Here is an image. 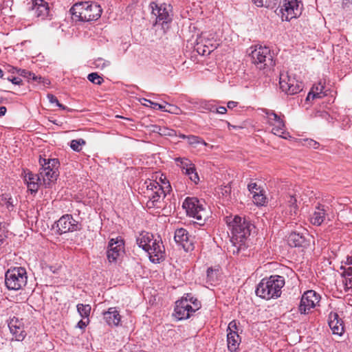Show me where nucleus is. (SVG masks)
Instances as JSON below:
<instances>
[{"label":"nucleus","mask_w":352,"mask_h":352,"mask_svg":"<svg viewBox=\"0 0 352 352\" xmlns=\"http://www.w3.org/2000/svg\"><path fill=\"white\" fill-rule=\"evenodd\" d=\"M166 107H165L164 112H168L173 114H179L181 111L180 109L173 104L166 103Z\"/></svg>","instance_id":"nucleus-41"},{"label":"nucleus","mask_w":352,"mask_h":352,"mask_svg":"<svg viewBox=\"0 0 352 352\" xmlns=\"http://www.w3.org/2000/svg\"><path fill=\"white\" fill-rule=\"evenodd\" d=\"M177 162H180V167L182 169L183 173L188 171L189 169L192 168L195 164L192 163L189 160L186 158H177Z\"/></svg>","instance_id":"nucleus-34"},{"label":"nucleus","mask_w":352,"mask_h":352,"mask_svg":"<svg viewBox=\"0 0 352 352\" xmlns=\"http://www.w3.org/2000/svg\"><path fill=\"white\" fill-rule=\"evenodd\" d=\"M157 176V183L162 188L164 192L168 194L172 190L171 186L170 184L169 181L166 179V176L163 174H157L156 173L155 175L152 177L151 179H155V177Z\"/></svg>","instance_id":"nucleus-27"},{"label":"nucleus","mask_w":352,"mask_h":352,"mask_svg":"<svg viewBox=\"0 0 352 352\" xmlns=\"http://www.w3.org/2000/svg\"><path fill=\"white\" fill-rule=\"evenodd\" d=\"M150 7L152 10V14L156 17L157 23L163 24L171 21L170 5L166 3L158 5L155 2H151Z\"/></svg>","instance_id":"nucleus-18"},{"label":"nucleus","mask_w":352,"mask_h":352,"mask_svg":"<svg viewBox=\"0 0 352 352\" xmlns=\"http://www.w3.org/2000/svg\"><path fill=\"white\" fill-rule=\"evenodd\" d=\"M227 124H228V129L230 130L231 129H239V128H241L240 126H235V125H232L231 124L230 122H227Z\"/></svg>","instance_id":"nucleus-61"},{"label":"nucleus","mask_w":352,"mask_h":352,"mask_svg":"<svg viewBox=\"0 0 352 352\" xmlns=\"http://www.w3.org/2000/svg\"><path fill=\"white\" fill-rule=\"evenodd\" d=\"M217 107V105L212 103V102H208L206 103L205 104V109L211 111V112H215L216 113V109Z\"/></svg>","instance_id":"nucleus-52"},{"label":"nucleus","mask_w":352,"mask_h":352,"mask_svg":"<svg viewBox=\"0 0 352 352\" xmlns=\"http://www.w3.org/2000/svg\"><path fill=\"white\" fill-rule=\"evenodd\" d=\"M257 7L274 8L278 5V0H252Z\"/></svg>","instance_id":"nucleus-31"},{"label":"nucleus","mask_w":352,"mask_h":352,"mask_svg":"<svg viewBox=\"0 0 352 352\" xmlns=\"http://www.w3.org/2000/svg\"><path fill=\"white\" fill-rule=\"evenodd\" d=\"M155 129H154L153 131L155 132H157L160 135H171L170 133H166V131L168 130V129L161 128L160 126H155Z\"/></svg>","instance_id":"nucleus-54"},{"label":"nucleus","mask_w":352,"mask_h":352,"mask_svg":"<svg viewBox=\"0 0 352 352\" xmlns=\"http://www.w3.org/2000/svg\"><path fill=\"white\" fill-rule=\"evenodd\" d=\"M7 238V231L5 227L0 223V247Z\"/></svg>","instance_id":"nucleus-46"},{"label":"nucleus","mask_w":352,"mask_h":352,"mask_svg":"<svg viewBox=\"0 0 352 352\" xmlns=\"http://www.w3.org/2000/svg\"><path fill=\"white\" fill-rule=\"evenodd\" d=\"M314 89H315V87H314L312 88V89L309 92V94L307 96V98H306L307 100H310L311 99L313 100L316 98L322 97L321 94H322V91L323 87L322 86L320 87V91H319L318 87H316V91H314Z\"/></svg>","instance_id":"nucleus-38"},{"label":"nucleus","mask_w":352,"mask_h":352,"mask_svg":"<svg viewBox=\"0 0 352 352\" xmlns=\"http://www.w3.org/2000/svg\"><path fill=\"white\" fill-rule=\"evenodd\" d=\"M175 241L179 245H181L186 252L193 250V240L188 234V232L184 228H178L175 231Z\"/></svg>","instance_id":"nucleus-19"},{"label":"nucleus","mask_w":352,"mask_h":352,"mask_svg":"<svg viewBox=\"0 0 352 352\" xmlns=\"http://www.w3.org/2000/svg\"><path fill=\"white\" fill-rule=\"evenodd\" d=\"M187 142L189 145L191 146H195L199 144L204 146H208V143H206L201 138L194 135H188Z\"/></svg>","instance_id":"nucleus-33"},{"label":"nucleus","mask_w":352,"mask_h":352,"mask_svg":"<svg viewBox=\"0 0 352 352\" xmlns=\"http://www.w3.org/2000/svg\"><path fill=\"white\" fill-rule=\"evenodd\" d=\"M27 272L23 267L8 270L5 275V284L9 290H19L27 284Z\"/></svg>","instance_id":"nucleus-10"},{"label":"nucleus","mask_w":352,"mask_h":352,"mask_svg":"<svg viewBox=\"0 0 352 352\" xmlns=\"http://www.w3.org/2000/svg\"><path fill=\"white\" fill-rule=\"evenodd\" d=\"M228 333L237 332V324L235 320L231 321L228 327Z\"/></svg>","instance_id":"nucleus-50"},{"label":"nucleus","mask_w":352,"mask_h":352,"mask_svg":"<svg viewBox=\"0 0 352 352\" xmlns=\"http://www.w3.org/2000/svg\"><path fill=\"white\" fill-rule=\"evenodd\" d=\"M342 280L345 292L352 289V276L342 277Z\"/></svg>","instance_id":"nucleus-43"},{"label":"nucleus","mask_w":352,"mask_h":352,"mask_svg":"<svg viewBox=\"0 0 352 352\" xmlns=\"http://www.w3.org/2000/svg\"><path fill=\"white\" fill-rule=\"evenodd\" d=\"M184 173L195 184L199 183V177L196 170L195 166H194L192 168L189 169L188 171H185Z\"/></svg>","instance_id":"nucleus-35"},{"label":"nucleus","mask_w":352,"mask_h":352,"mask_svg":"<svg viewBox=\"0 0 352 352\" xmlns=\"http://www.w3.org/2000/svg\"><path fill=\"white\" fill-rule=\"evenodd\" d=\"M17 74L21 76L26 78L28 79L36 80L35 74L28 70L19 69L17 70Z\"/></svg>","instance_id":"nucleus-40"},{"label":"nucleus","mask_w":352,"mask_h":352,"mask_svg":"<svg viewBox=\"0 0 352 352\" xmlns=\"http://www.w3.org/2000/svg\"><path fill=\"white\" fill-rule=\"evenodd\" d=\"M305 145L309 148L317 149L319 148L320 144L314 140L307 139L305 140Z\"/></svg>","instance_id":"nucleus-48"},{"label":"nucleus","mask_w":352,"mask_h":352,"mask_svg":"<svg viewBox=\"0 0 352 352\" xmlns=\"http://www.w3.org/2000/svg\"><path fill=\"white\" fill-rule=\"evenodd\" d=\"M47 97L50 103H55L57 104L59 102L57 98L52 94H47Z\"/></svg>","instance_id":"nucleus-56"},{"label":"nucleus","mask_w":352,"mask_h":352,"mask_svg":"<svg viewBox=\"0 0 352 352\" xmlns=\"http://www.w3.org/2000/svg\"><path fill=\"white\" fill-rule=\"evenodd\" d=\"M279 85L280 89L288 95L296 94L303 89L302 82L298 81L287 74H280Z\"/></svg>","instance_id":"nucleus-13"},{"label":"nucleus","mask_w":352,"mask_h":352,"mask_svg":"<svg viewBox=\"0 0 352 352\" xmlns=\"http://www.w3.org/2000/svg\"><path fill=\"white\" fill-rule=\"evenodd\" d=\"M217 48V44H204L200 45L197 44V51L199 54L203 56L209 55L214 49Z\"/></svg>","instance_id":"nucleus-29"},{"label":"nucleus","mask_w":352,"mask_h":352,"mask_svg":"<svg viewBox=\"0 0 352 352\" xmlns=\"http://www.w3.org/2000/svg\"><path fill=\"white\" fill-rule=\"evenodd\" d=\"M39 175L42 177L43 185L47 187L50 184L56 180L58 174V168L59 162L56 158H44L40 156Z\"/></svg>","instance_id":"nucleus-9"},{"label":"nucleus","mask_w":352,"mask_h":352,"mask_svg":"<svg viewBox=\"0 0 352 352\" xmlns=\"http://www.w3.org/2000/svg\"><path fill=\"white\" fill-rule=\"evenodd\" d=\"M342 7L346 12L352 13V0H343Z\"/></svg>","instance_id":"nucleus-49"},{"label":"nucleus","mask_w":352,"mask_h":352,"mask_svg":"<svg viewBox=\"0 0 352 352\" xmlns=\"http://www.w3.org/2000/svg\"><path fill=\"white\" fill-rule=\"evenodd\" d=\"M106 322L110 326H118L121 320L120 312L116 307H110L103 313Z\"/></svg>","instance_id":"nucleus-24"},{"label":"nucleus","mask_w":352,"mask_h":352,"mask_svg":"<svg viewBox=\"0 0 352 352\" xmlns=\"http://www.w3.org/2000/svg\"><path fill=\"white\" fill-rule=\"evenodd\" d=\"M321 297L314 290L305 292L300 299L298 305V311L300 314H308L311 309L319 305Z\"/></svg>","instance_id":"nucleus-12"},{"label":"nucleus","mask_w":352,"mask_h":352,"mask_svg":"<svg viewBox=\"0 0 352 352\" xmlns=\"http://www.w3.org/2000/svg\"><path fill=\"white\" fill-rule=\"evenodd\" d=\"M102 11L100 5L90 1L76 3L70 9L73 19L87 22L98 19Z\"/></svg>","instance_id":"nucleus-4"},{"label":"nucleus","mask_w":352,"mask_h":352,"mask_svg":"<svg viewBox=\"0 0 352 352\" xmlns=\"http://www.w3.org/2000/svg\"><path fill=\"white\" fill-rule=\"evenodd\" d=\"M31 8L34 15L41 19H45L50 12L49 5L44 0H33Z\"/></svg>","instance_id":"nucleus-21"},{"label":"nucleus","mask_w":352,"mask_h":352,"mask_svg":"<svg viewBox=\"0 0 352 352\" xmlns=\"http://www.w3.org/2000/svg\"><path fill=\"white\" fill-rule=\"evenodd\" d=\"M248 190L253 195L255 193L261 192L263 189L260 186H258L255 182H251L248 185Z\"/></svg>","instance_id":"nucleus-42"},{"label":"nucleus","mask_w":352,"mask_h":352,"mask_svg":"<svg viewBox=\"0 0 352 352\" xmlns=\"http://www.w3.org/2000/svg\"><path fill=\"white\" fill-rule=\"evenodd\" d=\"M228 225L231 228V241L233 245L238 251L246 249L249 245L250 234L254 226L245 218L239 216H235Z\"/></svg>","instance_id":"nucleus-2"},{"label":"nucleus","mask_w":352,"mask_h":352,"mask_svg":"<svg viewBox=\"0 0 352 352\" xmlns=\"http://www.w3.org/2000/svg\"><path fill=\"white\" fill-rule=\"evenodd\" d=\"M88 80L94 84L101 85L104 80L97 73H91L87 76Z\"/></svg>","instance_id":"nucleus-39"},{"label":"nucleus","mask_w":352,"mask_h":352,"mask_svg":"<svg viewBox=\"0 0 352 352\" xmlns=\"http://www.w3.org/2000/svg\"><path fill=\"white\" fill-rule=\"evenodd\" d=\"M177 136H178L179 138H182V139H186V140H187V137H188V135H184V134H183V133H179L177 135Z\"/></svg>","instance_id":"nucleus-63"},{"label":"nucleus","mask_w":352,"mask_h":352,"mask_svg":"<svg viewBox=\"0 0 352 352\" xmlns=\"http://www.w3.org/2000/svg\"><path fill=\"white\" fill-rule=\"evenodd\" d=\"M252 63L260 70L275 65L273 53L267 46H255L250 53Z\"/></svg>","instance_id":"nucleus-8"},{"label":"nucleus","mask_w":352,"mask_h":352,"mask_svg":"<svg viewBox=\"0 0 352 352\" xmlns=\"http://www.w3.org/2000/svg\"><path fill=\"white\" fill-rule=\"evenodd\" d=\"M1 200L2 204L6 206L9 211L14 210L16 204V200H14L11 196L6 194L1 196Z\"/></svg>","instance_id":"nucleus-30"},{"label":"nucleus","mask_w":352,"mask_h":352,"mask_svg":"<svg viewBox=\"0 0 352 352\" xmlns=\"http://www.w3.org/2000/svg\"><path fill=\"white\" fill-rule=\"evenodd\" d=\"M287 199V204L290 207L294 208V210L297 208V199L296 197V195H289Z\"/></svg>","instance_id":"nucleus-47"},{"label":"nucleus","mask_w":352,"mask_h":352,"mask_svg":"<svg viewBox=\"0 0 352 352\" xmlns=\"http://www.w3.org/2000/svg\"><path fill=\"white\" fill-rule=\"evenodd\" d=\"M8 81H10L14 85H21L22 80L19 77L8 76L6 78Z\"/></svg>","instance_id":"nucleus-53"},{"label":"nucleus","mask_w":352,"mask_h":352,"mask_svg":"<svg viewBox=\"0 0 352 352\" xmlns=\"http://www.w3.org/2000/svg\"><path fill=\"white\" fill-rule=\"evenodd\" d=\"M89 323V319H87V321H84L82 320H80L76 324V327L77 328H79V329H84L87 325Z\"/></svg>","instance_id":"nucleus-55"},{"label":"nucleus","mask_w":352,"mask_h":352,"mask_svg":"<svg viewBox=\"0 0 352 352\" xmlns=\"http://www.w3.org/2000/svg\"><path fill=\"white\" fill-rule=\"evenodd\" d=\"M201 307V302L192 296L186 294L180 300L176 301L173 316L177 320L189 318Z\"/></svg>","instance_id":"nucleus-5"},{"label":"nucleus","mask_w":352,"mask_h":352,"mask_svg":"<svg viewBox=\"0 0 352 352\" xmlns=\"http://www.w3.org/2000/svg\"><path fill=\"white\" fill-rule=\"evenodd\" d=\"M136 243L148 254L152 263H160L165 259V248L159 236L143 231L137 236Z\"/></svg>","instance_id":"nucleus-1"},{"label":"nucleus","mask_w":352,"mask_h":352,"mask_svg":"<svg viewBox=\"0 0 352 352\" xmlns=\"http://www.w3.org/2000/svg\"><path fill=\"white\" fill-rule=\"evenodd\" d=\"M8 327L16 340L22 341L25 338L26 333L21 320L16 317L10 318L8 322Z\"/></svg>","instance_id":"nucleus-20"},{"label":"nucleus","mask_w":352,"mask_h":352,"mask_svg":"<svg viewBox=\"0 0 352 352\" xmlns=\"http://www.w3.org/2000/svg\"><path fill=\"white\" fill-rule=\"evenodd\" d=\"M91 306L89 305L78 304L77 311L83 318L89 319V316L91 312Z\"/></svg>","instance_id":"nucleus-32"},{"label":"nucleus","mask_w":352,"mask_h":352,"mask_svg":"<svg viewBox=\"0 0 352 352\" xmlns=\"http://www.w3.org/2000/svg\"><path fill=\"white\" fill-rule=\"evenodd\" d=\"M24 180L27 184L28 190L32 192H36L39 186L42 184V177L38 175H34L31 172L25 175Z\"/></svg>","instance_id":"nucleus-23"},{"label":"nucleus","mask_w":352,"mask_h":352,"mask_svg":"<svg viewBox=\"0 0 352 352\" xmlns=\"http://www.w3.org/2000/svg\"><path fill=\"white\" fill-rule=\"evenodd\" d=\"M219 275V271L218 269L208 268L206 272V282L211 285L217 284Z\"/></svg>","instance_id":"nucleus-28"},{"label":"nucleus","mask_w":352,"mask_h":352,"mask_svg":"<svg viewBox=\"0 0 352 352\" xmlns=\"http://www.w3.org/2000/svg\"><path fill=\"white\" fill-rule=\"evenodd\" d=\"M183 208L188 216L194 218L195 223L201 226L209 217V212L196 197H187L183 202Z\"/></svg>","instance_id":"nucleus-7"},{"label":"nucleus","mask_w":352,"mask_h":352,"mask_svg":"<svg viewBox=\"0 0 352 352\" xmlns=\"http://www.w3.org/2000/svg\"><path fill=\"white\" fill-rule=\"evenodd\" d=\"M216 109V113L219 114H225L227 112V108L223 106L217 107Z\"/></svg>","instance_id":"nucleus-57"},{"label":"nucleus","mask_w":352,"mask_h":352,"mask_svg":"<svg viewBox=\"0 0 352 352\" xmlns=\"http://www.w3.org/2000/svg\"><path fill=\"white\" fill-rule=\"evenodd\" d=\"M340 270H342L341 273L342 277L352 276V266L346 267L342 265Z\"/></svg>","instance_id":"nucleus-44"},{"label":"nucleus","mask_w":352,"mask_h":352,"mask_svg":"<svg viewBox=\"0 0 352 352\" xmlns=\"http://www.w3.org/2000/svg\"><path fill=\"white\" fill-rule=\"evenodd\" d=\"M329 326L333 334L342 336L344 333V324L336 312L331 311L329 315Z\"/></svg>","instance_id":"nucleus-22"},{"label":"nucleus","mask_w":352,"mask_h":352,"mask_svg":"<svg viewBox=\"0 0 352 352\" xmlns=\"http://www.w3.org/2000/svg\"><path fill=\"white\" fill-rule=\"evenodd\" d=\"M333 217V210L329 206L318 204L311 215L310 221L313 225L319 226L324 222L326 219L331 221Z\"/></svg>","instance_id":"nucleus-15"},{"label":"nucleus","mask_w":352,"mask_h":352,"mask_svg":"<svg viewBox=\"0 0 352 352\" xmlns=\"http://www.w3.org/2000/svg\"><path fill=\"white\" fill-rule=\"evenodd\" d=\"M124 242L121 237L111 239L109 241L107 257L109 263H116L124 252Z\"/></svg>","instance_id":"nucleus-16"},{"label":"nucleus","mask_w":352,"mask_h":352,"mask_svg":"<svg viewBox=\"0 0 352 352\" xmlns=\"http://www.w3.org/2000/svg\"><path fill=\"white\" fill-rule=\"evenodd\" d=\"M8 67H9L8 72H11L12 74L17 73V70L19 69L16 67H11V66H9Z\"/></svg>","instance_id":"nucleus-62"},{"label":"nucleus","mask_w":352,"mask_h":352,"mask_svg":"<svg viewBox=\"0 0 352 352\" xmlns=\"http://www.w3.org/2000/svg\"><path fill=\"white\" fill-rule=\"evenodd\" d=\"M227 342L228 350L230 352H236L241 342V338L238 332L228 333Z\"/></svg>","instance_id":"nucleus-26"},{"label":"nucleus","mask_w":352,"mask_h":352,"mask_svg":"<svg viewBox=\"0 0 352 352\" xmlns=\"http://www.w3.org/2000/svg\"><path fill=\"white\" fill-rule=\"evenodd\" d=\"M285 285L283 276L274 275L261 280L256 289V295L263 299L277 298L281 294V289Z\"/></svg>","instance_id":"nucleus-3"},{"label":"nucleus","mask_w":352,"mask_h":352,"mask_svg":"<svg viewBox=\"0 0 352 352\" xmlns=\"http://www.w3.org/2000/svg\"><path fill=\"white\" fill-rule=\"evenodd\" d=\"M157 176L155 179L146 180L144 184L143 188H142V192L144 198L147 199L146 204L148 208H160L162 201L167 195L157 183Z\"/></svg>","instance_id":"nucleus-6"},{"label":"nucleus","mask_w":352,"mask_h":352,"mask_svg":"<svg viewBox=\"0 0 352 352\" xmlns=\"http://www.w3.org/2000/svg\"><path fill=\"white\" fill-rule=\"evenodd\" d=\"M238 104V102H235V101H229L227 104V107L228 109H234V107H236Z\"/></svg>","instance_id":"nucleus-58"},{"label":"nucleus","mask_w":352,"mask_h":352,"mask_svg":"<svg viewBox=\"0 0 352 352\" xmlns=\"http://www.w3.org/2000/svg\"><path fill=\"white\" fill-rule=\"evenodd\" d=\"M95 65L96 67L104 68V67L109 65V62L105 61L102 58H98L96 60Z\"/></svg>","instance_id":"nucleus-51"},{"label":"nucleus","mask_w":352,"mask_h":352,"mask_svg":"<svg viewBox=\"0 0 352 352\" xmlns=\"http://www.w3.org/2000/svg\"><path fill=\"white\" fill-rule=\"evenodd\" d=\"M288 244L292 247H306L309 245L306 237L296 232H292L287 239Z\"/></svg>","instance_id":"nucleus-25"},{"label":"nucleus","mask_w":352,"mask_h":352,"mask_svg":"<svg viewBox=\"0 0 352 352\" xmlns=\"http://www.w3.org/2000/svg\"><path fill=\"white\" fill-rule=\"evenodd\" d=\"M263 112L266 116L267 123L272 126V132L278 136L283 137L285 132V125L283 120V116L278 115L274 111L264 109Z\"/></svg>","instance_id":"nucleus-14"},{"label":"nucleus","mask_w":352,"mask_h":352,"mask_svg":"<svg viewBox=\"0 0 352 352\" xmlns=\"http://www.w3.org/2000/svg\"><path fill=\"white\" fill-rule=\"evenodd\" d=\"M145 102H148L151 107L154 109H159L162 111H164L165 107H166V104H161L157 102H154L151 101L150 100L144 99Z\"/></svg>","instance_id":"nucleus-45"},{"label":"nucleus","mask_w":352,"mask_h":352,"mask_svg":"<svg viewBox=\"0 0 352 352\" xmlns=\"http://www.w3.org/2000/svg\"><path fill=\"white\" fill-rule=\"evenodd\" d=\"M57 231L60 234L72 232L80 230V224L72 214L62 216L56 223Z\"/></svg>","instance_id":"nucleus-17"},{"label":"nucleus","mask_w":352,"mask_h":352,"mask_svg":"<svg viewBox=\"0 0 352 352\" xmlns=\"http://www.w3.org/2000/svg\"><path fill=\"white\" fill-rule=\"evenodd\" d=\"M253 201L257 206H263L266 202V197L263 190L261 192L253 194Z\"/></svg>","instance_id":"nucleus-37"},{"label":"nucleus","mask_w":352,"mask_h":352,"mask_svg":"<svg viewBox=\"0 0 352 352\" xmlns=\"http://www.w3.org/2000/svg\"><path fill=\"white\" fill-rule=\"evenodd\" d=\"M6 111H7V109L6 107H4V106L0 107V117L4 116L6 113Z\"/></svg>","instance_id":"nucleus-60"},{"label":"nucleus","mask_w":352,"mask_h":352,"mask_svg":"<svg viewBox=\"0 0 352 352\" xmlns=\"http://www.w3.org/2000/svg\"><path fill=\"white\" fill-rule=\"evenodd\" d=\"M57 107H60V109H66V107L64 106L63 104H60V102H58L57 104H56Z\"/></svg>","instance_id":"nucleus-64"},{"label":"nucleus","mask_w":352,"mask_h":352,"mask_svg":"<svg viewBox=\"0 0 352 352\" xmlns=\"http://www.w3.org/2000/svg\"><path fill=\"white\" fill-rule=\"evenodd\" d=\"M350 256H347L346 261H344V265L352 266V252H351Z\"/></svg>","instance_id":"nucleus-59"},{"label":"nucleus","mask_w":352,"mask_h":352,"mask_svg":"<svg viewBox=\"0 0 352 352\" xmlns=\"http://www.w3.org/2000/svg\"><path fill=\"white\" fill-rule=\"evenodd\" d=\"M85 144H86L85 140H84L82 138L77 139V140H73L70 142V147L74 151L79 152L82 149V146L85 145Z\"/></svg>","instance_id":"nucleus-36"},{"label":"nucleus","mask_w":352,"mask_h":352,"mask_svg":"<svg viewBox=\"0 0 352 352\" xmlns=\"http://www.w3.org/2000/svg\"><path fill=\"white\" fill-rule=\"evenodd\" d=\"M278 5L283 20L289 21L301 14L302 4L298 0H278Z\"/></svg>","instance_id":"nucleus-11"}]
</instances>
